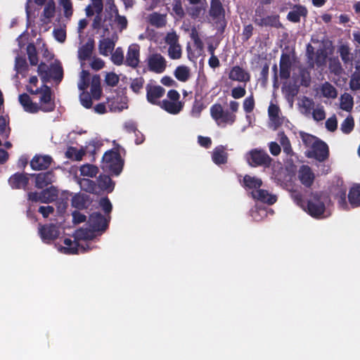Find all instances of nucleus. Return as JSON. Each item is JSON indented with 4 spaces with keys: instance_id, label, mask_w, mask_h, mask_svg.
<instances>
[{
    "instance_id": "1",
    "label": "nucleus",
    "mask_w": 360,
    "mask_h": 360,
    "mask_svg": "<svg viewBox=\"0 0 360 360\" xmlns=\"http://www.w3.org/2000/svg\"><path fill=\"white\" fill-rule=\"evenodd\" d=\"M26 90L32 95L40 94L39 103H37L38 112L39 111L51 112L55 110V100L50 86L44 84L41 87L33 89L31 86H26Z\"/></svg>"
},
{
    "instance_id": "2",
    "label": "nucleus",
    "mask_w": 360,
    "mask_h": 360,
    "mask_svg": "<svg viewBox=\"0 0 360 360\" xmlns=\"http://www.w3.org/2000/svg\"><path fill=\"white\" fill-rule=\"evenodd\" d=\"M124 160L117 150L106 151L102 158V168L112 176H119L122 172Z\"/></svg>"
},
{
    "instance_id": "3",
    "label": "nucleus",
    "mask_w": 360,
    "mask_h": 360,
    "mask_svg": "<svg viewBox=\"0 0 360 360\" xmlns=\"http://www.w3.org/2000/svg\"><path fill=\"white\" fill-rule=\"evenodd\" d=\"M311 217L316 219L326 217L324 213L326 205L322 200L321 194L318 192H312L307 200L304 209Z\"/></svg>"
},
{
    "instance_id": "4",
    "label": "nucleus",
    "mask_w": 360,
    "mask_h": 360,
    "mask_svg": "<svg viewBox=\"0 0 360 360\" xmlns=\"http://www.w3.org/2000/svg\"><path fill=\"white\" fill-rule=\"evenodd\" d=\"M247 161L252 167H262L264 168H269L272 164L273 159L264 150L254 148L248 153Z\"/></svg>"
},
{
    "instance_id": "5",
    "label": "nucleus",
    "mask_w": 360,
    "mask_h": 360,
    "mask_svg": "<svg viewBox=\"0 0 360 360\" xmlns=\"http://www.w3.org/2000/svg\"><path fill=\"white\" fill-rule=\"evenodd\" d=\"M210 115L218 126L231 125L236 120L235 114L228 110H224L222 105L219 103H215L210 107Z\"/></svg>"
},
{
    "instance_id": "6",
    "label": "nucleus",
    "mask_w": 360,
    "mask_h": 360,
    "mask_svg": "<svg viewBox=\"0 0 360 360\" xmlns=\"http://www.w3.org/2000/svg\"><path fill=\"white\" fill-rule=\"evenodd\" d=\"M264 8H257L255 10V15L254 18V22L260 27H271L279 28L282 26L279 20L278 15H271L263 17Z\"/></svg>"
},
{
    "instance_id": "7",
    "label": "nucleus",
    "mask_w": 360,
    "mask_h": 360,
    "mask_svg": "<svg viewBox=\"0 0 360 360\" xmlns=\"http://www.w3.org/2000/svg\"><path fill=\"white\" fill-rule=\"evenodd\" d=\"M307 157L319 162H324L329 157V148L326 142L319 139L307 153Z\"/></svg>"
},
{
    "instance_id": "8",
    "label": "nucleus",
    "mask_w": 360,
    "mask_h": 360,
    "mask_svg": "<svg viewBox=\"0 0 360 360\" xmlns=\"http://www.w3.org/2000/svg\"><path fill=\"white\" fill-rule=\"evenodd\" d=\"M109 221L101 213L93 212L89 215L87 224L95 232L102 233L108 228Z\"/></svg>"
},
{
    "instance_id": "9",
    "label": "nucleus",
    "mask_w": 360,
    "mask_h": 360,
    "mask_svg": "<svg viewBox=\"0 0 360 360\" xmlns=\"http://www.w3.org/2000/svg\"><path fill=\"white\" fill-rule=\"evenodd\" d=\"M63 243L65 246L60 247V250L63 253L67 255L78 254L79 251L82 253H84L91 249L87 244L86 246L80 245L78 240H76L75 239V240H72L70 238H65Z\"/></svg>"
},
{
    "instance_id": "10",
    "label": "nucleus",
    "mask_w": 360,
    "mask_h": 360,
    "mask_svg": "<svg viewBox=\"0 0 360 360\" xmlns=\"http://www.w3.org/2000/svg\"><path fill=\"white\" fill-rule=\"evenodd\" d=\"M31 174L16 172L11 175L8 181L13 189H23L26 191L29 185Z\"/></svg>"
},
{
    "instance_id": "11",
    "label": "nucleus",
    "mask_w": 360,
    "mask_h": 360,
    "mask_svg": "<svg viewBox=\"0 0 360 360\" xmlns=\"http://www.w3.org/2000/svg\"><path fill=\"white\" fill-rule=\"evenodd\" d=\"M39 233L44 243H50L58 237L59 230L53 224L41 225Z\"/></svg>"
},
{
    "instance_id": "12",
    "label": "nucleus",
    "mask_w": 360,
    "mask_h": 360,
    "mask_svg": "<svg viewBox=\"0 0 360 360\" xmlns=\"http://www.w3.org/2000/svg\"><path fill=\"white\" fill-rule=\"evenodd\" d=\"M148 66L150 71L160 74L165 70L167 62L160 53H153L148 58Z\"/></svg>"
},
{
    "instance_id": "13",
    "label": "nucleus",
    "mask_w": 360,
    "mask_h": 360,
    "mask_svg": "<svg viewBox=\"0 0 360 360\" xmlns=\"http://www.w3.org/2000/svg\"><path fill=\"white\" fill-rule=\"evenodd\" d=\"M146 89L147 101L151 104L159 105L161 102L158 100L164 96L165 89L161 86L150 84L146 85Z\"/></svg>"
},
{
    "instance_id": "14",
    "label": "nucleus",
    "mask_w": 360,
    "mask_h": 360,
    "mask_svg": "<svg viewBox=\"0 0 360 360\" xmlns=\"http://www.w3.org/2000/svg\"><path fill=\"white\" fill-rule=\"evenodd\" d=\"M53 162L51 155L36 154L30 161V167L33 170L47 169Z\"/></svg>"
},
{
    "instance_id": "15",
    "label": "nucleus",
    "mask_w": 360,
    "mask_h": 360,
    "mask_svg": "<svg viewBox=\"0 0 360 360\" xmlns=\"http://www.w3.org/2000/svg\"><path fill=\"white\" fill-rule=\"evenodd\" d=\"M292 61L288 53H283L279 62V76L282 79H288L290 77Z\"/></svg>"
},
{
    "instance_id": "16",
    "label": "nucleus",
    "mask_w": 360,
    "mask_h": 360,
    "mask_svg": "<svg viewBox=\"0 0 360 360\" xmlns=\"http://www.w3.org/2000/svg\"><path fill=\"white\" fill-rule=\"evenodd\" d=\"M30 176L35 177V186L43 189L54 181L55 175L53 172L49 171L39 174H31Z\"/></svg>"
},
{
    "instance_id": "17",
    "label": "nucleus",
    "mask_w": 360,
    "mask_h": 360,
    "mask_svg": "<svg viewBox=\"0 0 360 360\" xmlns=\"http://www.w3.org/2000/svg\"><path fill=\"white\" fill-rule=\"evenodd\" d=\"M229 78L232 81L246 83L250 82V75L240 66L235 65L230 70Z\"/></svg>"
},
{
    "instance_id": "18",
    "label": "nucleus",
    "mask_w": 360,
    "mask_h": 360,
    "mask_svg": "<svg viewBox=\"0 0 360 360\" xmlns=\"http://www.w3.org/2000/svg\"><path fill=\"white\" fill-rule=\"evenodd\" d=\"M140 47L138 44H131L128 48L125 64L133 68H136L140 62Z\"/></svg>"
},
{
    "instance_id": "19",
    "label": "nucleus",
    "mask_w": 360,
    "mask_h": 360,
    "mask_svg": "<svg viewBox=\"0 0 360 360\" xmlns=\"http://www.w3.org/2000/svg\"><path fill=\"white\" fill-rule=\"evenodd\" d=\"M315 176L311 169L308 165H302L299 170V179L307 188H310L314 181Z\"/></svg>"
},
{
    "instance_id": "20",
    "label": "nucleus",
    "mask_w": 360,
    "mask_h": 360,
    "mask_svg": "<svg viewBox=\"0 0 360 360\" xmlns=\"http://www.w3.org/2000/svg\"><path fill=\"white\" fill-rule=\"evenodd\" d=\"M18 101L25 112L31 114H36L38 112L37 103L33 102L27 94L23 93L20 94L18 96Z\"/></svg>"
},
{
    "instance_id": "21",
    "label": "nucleus",
    "mask_w": 360,
    "mask_h": 360,
    "mask_svg": "<svg viewBox=\"0 0 360 360\" xmlns=\"http://www.w3.org/2000/svg\"><path fill=\"white\" fill-rule=\"evenodd\" d=\"M95 47V41L92 38L88 39L87 41L78 49V58L80 61L89 60Z\"/></svg>"
},
{
    "instance_id": "22",
    "label": "nucleus",
    "mask_w": 360,
    "mask_h": 360,
    "mask_svg": "<svg viewBox=\"0 0 360 360\" xmlns=\"http://www.w3.org/2000/svg\"><path fill=\"white\" fill-rule=\"evenodd\" d=\"M251 194L254 199L269 205L274 204L277 200L276 195L270 194L266 190L264 189H257L252 191Z\"/></svg>"
},
{
    "instance_id": "23",
    "label": "nucleus",
    "mask_w": 360,
    "mask_h": 360,
    "mask_svg": "<svg viewBox=\"0 0 360 360\" xmlns=\"http://www.w3.org/2000/svg\"><path fill=\"white\" fill-rule=\"evenodd\" d=\"M97 186L98 189L103 191H106L108 193H110L115 188V182L111 179L110 176L106 174H100L97 178Z\"/></svg>"
},
{
    "instance_id": "24",
    "label": "nucleus",
    "mask_w": 360,
    "mask_h": 360,
    "mask_svg": "<svg viewBox=\"0 0 360 360\" xmlns=\"http://www.w3.org/2000/svg\"><path fill=\"white\" fill-rule=\"evenodd\" d=\"M212 160L217 165H224L227 162L228 153L224 146L215 147L212 153Z\"/></svg>"
},
{
    "instance_id": "25",
    "label": "nucleus",
    "mask_w": 360,
    "mask_h": 360,
    "mask_svg": "<svg viewBox=\"0 0 360 360\" xmlns=\"http://www.w3.org/2000/svg\"><path fill=\"white\" fill-rule=\"evenodd\" d=\"M209 13L214 20L224 18L225 10L220 0H211Z\"/></svg>"
},
{
    "instance_id": "26",
    "label": "nucleus",
    "mask_w": 360,
    "mask_h": 360,
    "mask_svg": "<svg viewBox=\"0 0 360 360\" xmlns=\"http://www.w3.org/2000/svg\"><path fill=\"white\" fill-rule=\"evenodd\" d=\"M159 105L167 112L176 115L182 110L184 103L182 102H174L165 99Z\"/></svg>"
},
{
    "instance_id": "27",
    "label": "nucleus",
    "mask_w": 360,
    "mask_h": 360,
    "mask_svg": "<svg viewBox=\"0 0 360 360\" xmlns=\"http://www.w3.org/2000/svg\"><path fill=\"white\" fill-rule=\"evenodd\" d=\"M294 10L290 11L287 15V19L292 22H299L301 16H306L307 10L305 6L302 5H295Z\"/></svg>"
},
{
    "instance_id": "28",
    "label": "nucleus",
    "mask_w": 360,
    "mask_h": 360,
    "mask_svg": "<svg viewBox=\"0 0 360 360\" xmlns=\"http://www.w3.org/2000/svg\"><path fill=\"white\" fill-rule=\"evenodd\" d=\"M115 42L110 38H104L99 41L98 51L101 55L108 56L115 48Z\"/></svg>"
},
{
    "instance_id": "29",
    "label": "nucleus",
    "mask_w": 360,
    "mask_h": 360,
    "mask_svg": "<svg viewBox=\"0 0 360 360\" xmlns=\"http://www.w3.org/2000/svg\"><path fill=\"white\" fill-rule=\"evenodd\" d=\"M91 95L95 100H99L102 95V89L101 87V77L98 75L92 77L91 81Z\"/></svg>"
},
{
    "instance_id": "30",
    "label": "nucleus",
    "mask_w": 360,
    "mask_h": 360,
    "mask_svg": "<svg viewBox=\"0 0 360 360\" xmlns=\"http://www.w3.org/2000/svg\"><path fill=\"white\" fill-rule=\"evenodd\" d=\"M262 185V181L261 179L256 176H251L248 174L244 176L243 179L242 186L245 189H257L259 188Z\"/></svg>"
},
{
    "instance_id": "31",
    "label": "nucleus",
    "mask_w": 360,
    "mask_h": 360,
    "mask_svg": "<svg viewBox=\"0 0 360 360\" xmlns=\"http://www.w3.org/2000/svg\"><path fill=\"white\" fill-rule=\"evenodd\" d=\"M348 200L352 208L360 207V184L350 188Z\"/></svg>"
},
{
    "instance_id": "32",
    "label": "nucleus",
    "mask_w": 360,
    "mask_h": 360,
    "mask_svg": "<svg viewBox=\"0 0 360 360\" xmlns=\"http://www.w3.org/2000/svg\"><path fill=\"white\" fill-rule=\"evenodd\" d=\"M148 22L157 28L163 27L167 24L166 15L157 12H153L148 15Z\"/></svg>"
},
{
    "instance_id": "33",
    "label": "nucleus",
    "mask_w": 360,
    "mask_h": 360,
    "mask_svg": "<svg viewBox=\"0 0 360 360\" xmlns=\"http://www.w3.org/2000/svg\"><path fill=\"white\" fill-rule=\"evenodd\" d=\"M74 237L76 240H93L96 237V234L91 228H81L75 231Z\"/></svg>"
},
{
    "instance_id": "34",
    "label": "nucleus",
    "mask_w": 360,
    "mask_h": 360,
    "mask_svg": "<svg viewBox=\"0 0 360 360\" xmlns=\"http://www.w3.org/2000/svg\"><path fill=\"white\" fill-rule=\"evenodd\" d=\"M338 53L345 65L352 64L353 54L350 52V48L347 44H341L338 46Z\"/></svg>"
},
{
    "instance_id": "35",
    "label": "nucleus",
    "mask_w": 360,
    "mask_h": 360,
    "mask_svg": "<svg viewBox=\"0 0 360 360\" xmlns=\"http://www.w3.org/2000/svg\"><path fill=\"white\" fill-rule=\"evenodd\" d=\"M41 195L44 203L48 204L55 201L57 199L58 191L55 186H51L49 188L43 189L41 191Z\"/></svg>"
},
{
    "instance_id": "36",
    "label": "nucleus",
    "mask_w": 360,
    "mask_h": 360,
    "mask_svg": "<svg viewBox=\"0 0 360 360\" xmlns=\"http://www.w3.org/2000/svg\"><path fill=\"white\" fill-rule=\"evenodd\" d=\"M89 198L84 194H75L72 198V206L78 209L83 210L87 207Z\"/></svg>"
},
{
    "instance_id": "37",
    "label": "nucleus",
    "mask_w": 360,
    "mask_h": 360,
    "mask_svg": "<svg viewBox=\"0 0 360 360\" xmlns=\"http://www.w3.org/2000/svg\"><path fill=\"white\" fill-rule=\"evenodd\" d=\"M328 69L330 73L340 76L344 72L341 63L338 57H331L328 61Z\"/></svg>"
},
{
    "instance_id": "38",
    "label": "nucleus",
    "mask_w": 360,
    "mask_h": 360,
    "mask_svg": "<svg viewBox=\"0 0 360 360\" xmlns=\"http://www.w3.org/2000/svg\"><path fill=\"white\" fill-rule=\"evenodd\" d=\"M124 100L125 98L117 96V98H114L112 101H108V105L110 110L114 112H120L122 110L127 108V103Z\"/></svg>"
},
{
    "instance_id": "39",
    "label": "nucleus",
    "mask_w": 360,
    "mask_h": 360,
    "mask_svg": "<svg viewBox=\"0 0 360 360\" xmlns=\"http://www.w3.org/2000/svg\"><path fill=\"white\" fill-rule=\"evenodd\" d=\"M79 184L82 190L90 193H98V186L96 183L89 179H82L79 181Z\"/></svg>"
},
{
    "instance_id": "40",
    "label": "nucleus",
    "mask_w": 360,
    "mask_h": 360,
    "mask_svg": "<svg viewBox=\"0 0 360 360\" xmlns=\"http://www.w3.org/2000/svg\"><path fill=\"white\" fill-rule=\"evenodd\" d=\"M280 108L278 105L271 103L268 108V115L269 119L276 127L279 126L281 122L279 117Z\"/></svg>"
},
{
    "instance_id": "41",
    "label": "nucleus",
    "mask_w": 360,
    "mask_h": 360,
    "mask_svg": "<svg viewBox=\"0 0 360 360\" xmlns=\"http://www.w3.org/2000/svg\"><path fill=\"white\" fill-rule=\"evenodd\" d=\"M50 78L57 82H60L63 77V70L62 65L58 63L51 64L50 67Z\"/></svg>"
},
{
    "instance_id": "42",
    "label": "nucleus",
    "mask_w": 360,
    "mask_h": 360,
    "mask_svg": "<svg viewBox=\"0 0 360 360\" xmlns=\"http://www.w3.org/2000/svg\"><path fill=\"white\" fill-rule=\"evenodd\" d=\"M327 58V53L323 49H319L316 51V55L313 59V68L315 65L320 68L326 64Z\"/></svg>"
},
{
    "instance_id": "43",
    "label": "nucleus",
    "mask_w": 360,
    "mask_h": 360,
    "mask_svg": "<svg viewBox=\"0 0 360 360\" xmlns=\"http://www.w3.org/2000/svg\"><path fill=\"white\" fill-rule=\"evenodd\" d=\"M98 171V167L90 164L84 165L80 167V174L84 176L95 177Z\"/></svg>"
},
{
    "instance_id": "44",
    "label": "nucleus",
    "mask_w": 360,
    "mask_h": 360,
    "mask_svg": "<svg viewBox=\"0 0 360 360\" xmlns=\"http://www.w3.org/2000/svg\"><path fill=\"white\" fill-rule=\"evenodd\" d=\"M175 77L180 82H186L189 77V69L184 65L178 66L174 70Z\"/></svg>"
},
{
    "instance_id": "45",
    "label": "nucleus",
    "mask_w": 360,
    "mask_h": 360,
    "mask_svg": "<svg viewBox=\"0 0 360 360\" xmlns=\"http://www.w3.org/2000/svg\"><path fill=\"white\" fill-rule=\"evenodd\" d=\"M278 135L280 136V143L283 147V152L288 155H292L293 150L288 137L285 134L283 131L279 133Z\"/></svg>"
},
{
    "instance_id": "46",
    "label": "nucleus",
    "mask_w": 360,
    "mask_h": 360,
    "mask_svg": "<svg viewBox=\"0 0 360 360\" xmlns=\"http://www.w3.org/2000/svg\"><path fill=\"white\" fill-rule=\"evenodd\" d=\"M27 53L31 65H37L39 62L37 49L34 44H29L27 46Z\"/></svg>"
},
{
    "instance_id": "47",
    "label": "nucleus",
    "mask_w": 360,
    "mask_h": 360,
    "mask_svg": "<svg viewBox=\"0 0 360 360\" xmlns=\"http://www.w3.org/2000/svg\"><path fill=\"white\" fill-rule=\"evenodd\" d=\"M190 37L193 41L195 49L199 51H202L204 49V44L199 36L197 29L195 27L191 28Z\"/></svg>"
},
{
    "instance_id": "48",
    "label": "nucleus",
    "mask_w": 360,
    "mask_h": 360,
    "mask_svg": "<svg viewBox=\"0 0 360 360\" xmlns=\"http://www.w3.org/2000/svg\"><path fill=\"white\" fill-rule=\"evenodd\" d=\"M65 155L68 158L79 161L85 155V151L83 149L77 150L75 147H70L66 151Z\"/></svg>"
},
{
    "instance_id": "49",
    "label": "nucleus",
    "mask_w": 360,
    "mask_h": 360,
    "mask_svg": "<svg viewBox=\"0 0 360 360\" xmlns=\"http://www.w3.org/2000/svg\"><path fill=\"white\" fill-rule=\"evenodd\" d=\"M15 70L20 74H22L28 70V65L25 58L22 56H17L15 58Z\"/></svg>"
},
{
    "instance_id": "50",
    "label": "nucleus",
    "mask_w": 360,
    "mask_h": 360,
    "mask_svg": "<svg viewBox=\"0 0 360 360\" xmlns=\"http://www.w3.org/2000/svg\"><path fill=\"white\" fill-rule=\"evenodd\" d=\"M90 73L88 70H83L81 72V77L78 83L79 90L85 91L89 86Z\"/></svg>"
},
{
    "instance_id": "51",
    "label": "nucleus",
    "mask_w": 360,
    "mask_h": 360,
    "mask_svg": "<svg viewBox=\"0 0 360 360\" xmlns=\"http://www.w3.org/2000/svg\"><path fill=\"white\" fill-rule=\"evenodd\" d=\"M354 127V120L352 116L349 115L347 117L340 126V129L342 133L349 134L352 132Z\"/></svg>"
},
{
    "instance_id": "52",
    "label": "nucleus",
    "mask_w": 360,
    "mask_h": 360,
    "mask_svg": "<svg viewBox=\"0 0 360 360\" xmlns=\"http://www.w3.org/2000/svg\"><path fill=\"white\" fill-rule=\"evenodd\" d=\"M353 98L348 94H345L341 97L340 107L345 111H350L353 107Z\"/></svg>"
},
{
    "instance_id": "53",
    "label": "nucleus",
    "mask_w": 360,
    "mask_h": 360,
    "mask_svg": "<svg viewBox=\"0 0 360 360\" xmlns=\"http://www.w3.org/2000/svg\"><path fill=\"white\" fill-rule=\"evenodd\" d=\"M322 93L325 97L327 98H335L337 96L336 89L330 84L329 82H326L322 86Z\"/></svg>"
},
{
    "instance_id": "54",
    "label": "nucleus",
    "mask_w": 360,
    "mask_h": 360,
    "mask_svg": "<svg viewBox=\"0 0 360 360\" xmlns=\"http://www.w3.org/2000/svg\"><path fill=\"white\" fill-rule=\"evenodd\" d=\"M300 134L304 146L306 147H309L310 148L314 146V144H315V143H316V141L319 140V139L315 136L305 132H300Z\"/></svg>"
},
{
    "instance_id": "55",
    "label": "nucleus",
    "mask_w": 360,
    "mask_h": 360,
    "mask_svg": "<svg viewBox=\"0 0 360 360\" xmlns=\"http://www.w3.org/2000/svg\"><path fill=\"white\" fill-rule=\"evenodd\" d=\"M50 68L44 63H41L38 65L37 72L44 82H47L50 79Z\"/></svg>"
},
{
    "instance_id": "56",
    "label": "nucleus",
    "mask_w": 360,
    "mask_h": 360,
    "mask_svg": "<svg viewBox=\"0 0 360 360\" xmlns=\"http://www.w3.org/2000/svg\"><path fill=\"white\" fill-rule=\"evenodd\" d=\"M114 22L117 25L118 30L122 32L126 30L128 26V20L124 15H120L119 12L117 14H115Z\"/></svg>"
},
{
    "instance_id": "57",
    "label": "nucleus",
    "mask_w": 360,
    "mask_h": 360,
    "mask_svg": "<svg viewBox=\"0 0 360 360\" xmlns=\"http://www.w3.org/2000/svg\"><path fill=\"white\" fill-rule=\"evenodd\" d=\"M56 6L53 1H49L45 6L43 11V15L47 18L51 19L55 15Z\"/></svg>"
},
{
    "instance_id": "58",
    "label": "nucleus",
    "mask_w": 360,
    "mask_h": 360,
    "mask_svg": "<svg viewBox=\"0 0 360 360\" xmlns=\"http://www.w3.org/2000/svg\"><path fill=\"white\" fill-rule=\"evenodd\" d=\"M92 96L87 91H82V92L79 95V100L81 104L87 109H89L92 107Z\"/></svg>"
},
{
    "instance_id": "59",
    "label": "nucleus",
    "mask_w": 360,
    "mask_h": 360,
    "mask_svg": "<svg viewBox=\"0 0 360 360\" xmlns=\"http://www.w3.org/2000/svg\"><path fill=\"white\" fill-rule=\"evenodd\" d=\"M168 55L172 59H179L181 57V48L179 44L169 46Z\"/></svg>"
},
{
    "instance_id": "60",
    "label": "nucleus",
    "mask_w": 360,
    "mask_h": 360,
    "mask_svg": "<svg viewBox=\"0 0 360 360\" xmlns=\"http://www.w3.org/2000/svg\"><path fill=\"white\" fill-rule=\"evenodd\" d=\"M59 4L63 8L64 15L66 18L72 16L73 9L71 0H59Z\"/></svg>"
},
{
    "instance_id": "61",
    "label": "nucleus",
    "mask_w": 360,
    "mask_h": 360,
    "mask_svg": "<svg viewBox=\"0 0 360 360\" xmlns=\"http://www.w3.org/2000/svg\"><path fill=\"white\" fill-rule=\"evenodd\" d=\"M283 91L285 92L288 98L292 99L296 96L299 92V87L295 84H288L283 87Z\"/></svg>"
},
{
    "instance_id": "62",
    "label": "nucleus",
    "mask_w": 360,
    "mask_h": 360,
    "mask_svg": "<svg viewBox=\"0 0 360 360\" xmlns=\"http://www.w3.org/2000/svg\"><path fill=\"white\" fill-rule=\"evenodd\" d=\"M243 110L246 113H250L255 108V99L253 95L245 98L243 103Z\"/></svg>"
},
{
    "instance_id": "63",
    "label": "nucleus",
    "mask_w": 360,
    "mask_h": 360,
    "mask_svg": "<svg viewBox=\"0 0 360 360\" xmlns=\"http://www.w3.org/2000/svg\"><path fill=\"white\" fill-rule=\"evenodd\" d=\"M300 84L304 87H308L311 83V77L309 72L302 68L300 70Z\"/></svg>"
},
{
    "instance_id": "64",
    "label": "nucleus",
    "mask_w": 360,
    "mask_h": 360,
    "mask_svg": "<svg viewBox=\"0 0 360 360\" xmlns=\"http://www.w3.org/2000/svg\"><path fill=\"white\" fill-rule=\"evenodd\" d=\"M120 78L115 72H108L105 77V82L107 85L114 87L119 83Z\"/></svg>"
}]
</instances>
